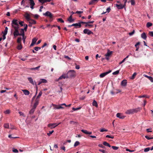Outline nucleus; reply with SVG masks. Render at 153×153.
<instances>
[{"mask_svg":"<svg viewBox=\"0 0 153 153\" xmlns=\"http://www.w3.org/2000/svg\"><path fill=\"white\" fill-rule=\"evenodd\" d=\"M19 22L18 20L15 19H13L12 21L11 24V26L13 28L17 27V28H19Z\"/></svg>","mask_w":153,"mask_h":153,"instance_id":"f257e3e1","label":"nucleus"},{"mask_svg":"<svg viewBox=\"0 0 153 153\" xmlns=\"http://www.w3.org/2000/svg\"><path fill=\"white\" fill-rule=\"evenodd\" d=\"M68 78H72L75 76L76 73L74 70H71L69 71L67 73Z\"/></svg>","mask_w":153,"mask_h":153,"instance_id":"f03ea898","label":"nucleus"},{"mask_svg":"<svg viewBox=\"0 0 153 153\" xmlns=\"http://www.w3.org/2000/svg\"><path fill=\"white\" fill-rule=\"evenodd\" d=\"M67 106L65 103H62L59 105H56L55 107H53V109H64V107L62 106Z\"/></svg>","mask_w":153,"mask_h":153,"instance_id":"7ed1b4c3","label":"nucleus"},{"mask_svg":"<svg viewBox=\"0 0 153 153\" xmlns=\"http://www.w3.org/2000/svg\"><path fill=\"white\" fill-rule=\"evenodd\" d=\"M67 106L65 103H62L59 105H56L55 107H53V109H64V107L62 106Z\"/></svg>","mask_w":153,"mask_h":153,"instance_id":"20e7f679","label":"nucleus"},{"mask_svg":"<svg viewBox=\"0 0 153 153\" xmlns=\"http://www.w3.org/2000/svg\"><path fill=\"white\" fill-rule=\"evenodd\" d=\"M60 123H49L48 125V127H49L51 128L52 129L55 128L56 126H57Z\"/></svg>","mask_w":153,"mask_h":153,"instance_id":"39448f33","label":"nucleus"},{"mask_svg":"<svg viewBox=\"0 0 153 153\" xmlns=\"http://www.w3.org/2000/svg\"><path fill=\"white\" fill-rule=\"evenodd\" d=\"M14 28L15 29V31L13 33V35L14 36L16 37L20 35V34L18 31L19 28H17V27H15Z\"/></svg>","mask_w":153,"mask_h":153,"instance_id":"423d86ee","label":"nucleus"},{"mask_svg":"<svg viewBox=\"0 0 153 153\" xmlns=\"http://www.w3.org/2000/svg\"><path fill=\"white\" fill-rule=\"evenodd\" d=\"M27 79H28V80L30 82V83L32 84L33 85H35L36 88L37 89H38V86H37V84H36V83L35 82V83L34 82L32 78L29 77H28Z\"/></svg>","mask_w":153,"mask_h":153,"instance_id":"0eeeda50","label":"nucleus"},{"mask_svg":"<svg viewBox=\"0 0 153 153\" xmlns=\"http://www.w3.org/2000/svg\"><path fill=\"white\" fill-rule=\"evenodd\" d=\"M112 52L110 51L109 50H108L107 53L105 55L106 59L108 60L109 59V57L111 55Z\"/></svg>","mask_w":153,"mask_h":153,"instance_id":"6e6552de","label":"nucleus"},{"mask_svg":"<svg viewBox=\"0 0 153 153\" xmlns=\"http://www.w3.org/2000/svg\"><path fill=\"white\" fill-rule=\"evenodd\" d=\"M43 15L45 16L49 17L50 18L53 17L52 14L48 11H47L45 13H43Z\"/></svg>","mask_w":153,"mask_h":153,"instance_id":"1a4fd4ad","label":"nucleus"},{"mask_svg":"<svg viewBox=\"0 0 153 153\" xmlns=\"http://www.w3.org/2000/svg\"><path fill=\"white\" fill-rule=\"evenodd\" d=\"M83 33L85 34H87L88 35L93 34V33L90 30H89L87 29H85L84 30Z\"/></svg>","mask_w":153,"mask_h":153,"instance_id":"9d476101","label":"nucleus"},{"mask_svg":"<svg viewBox=\"0 0 153 153\" xmlns=\"http://www.w3.org/2000/svg\"><path fill=\"white\" fill-rule=\"evenodd\" d=\"M111 72V70H109V71L102 73L100 75V78H102L104 77L105 76L107 75L108 74Z\"/></svg>","mask_w":153,"mask_h":153,"instance_id":"9b49d317","label":"nucleus"},{"mask_svg":"<svg viewBox=\"0 0 153 153\" xmlns=\"http://www.w3.org/2000/svg\"><path fill=\"white\" fill-rule=\"evenodd\" d=\"M29 0L30 1L29 4L30 5V8L32 9H33L34 6L35 5V3L33 0Z\"/></svg>","mask_w":153,"mask_h":153,"instance_id":"f8f14e48","label":"nucleus"},{"mask_svg":"<svg viewBox=\"0 0 153 153\" xmlns=\"http://www.w3.org/2000/svg\"><path fill=\"white\" fill-rule=\"evenodd\" d=\"M116 6L117 7V8L118 9H122L123 8H124L126 5H125V4H116Z\"/></svg>","mask_w":153,"mask_h":153,"instance_id":"ddd939ff","label":"nucleus"},{"mask_svg":"<svg viewBox=\"0 0 153 153\" xmlns=\"http://www.w3.org/2000/svg\"><path fill=\"white\" fill-rule=\"evenodd\" d=\"M116 116L117 117L121 119H123L125 117V116L120 113H117V114Z\"/></svg>","mask_w":153,"mask_h":153,"instance_id":"4468645a","label":"nucleus"},{"mask_svg":"<svg viewBox=\"0 0 153 153\" xmlns=\"http://www.w3.org/2000/svg\"><path fill=\"white\" fill-rule=\"evenodd\" d=\"M24 16L27 21H29V20H30L31 18L30 16V14L27 13H25Z\"/></svg>","mask_w":153,"mask_h":153,"instance_id":"2eb2a0df","label":"nucleus"},{"mask_svg":"<svg viewBox=\"0 0 153 153\" xmlns=\"http://www.w3.org/2000/svg\"><path fill=\"white\" fill-rule=\"evenodd\" d=\"M126 114H130L134 113L133 110V109H130L127 110L125 112Z\"/></svg>","mask_w":153,"mask_h":153,"instance_id":"dca6fc26","label":"nucleus"},{"mask_svg":"<svg viewBox=\"0 0 153 153\" xmlns=\"http://www.w3.org/2000/svg\"><path fill=\"white\" fill-rule=\"evenodd\" d=\"M53 0H39V1L42 4L47 2H50L51 1Z\"/></svg>","mask_w":153,"mask_h":153,"instance_id":"f3484780","label":"nucleus"},{"mask_svg":"<svg viewBox=\"0 0 153 153\" xmlns=\"http://www.w3.org/2000/svg\"><path fill=\"white\" fill-rule=\"evenodd\" d=\"M127 82L126 79H124L121 82V85L125 87L127 85Z\"/></svg>","mask_w":153,"mask_h":153,"instance_id":"a211bd4d","label":"nucleus"},{"mask_svg":"<svg viewBox=\"0 0 153 153\" xmlns=\"http://www.w3.org/2000/svg\"><path fill=\"white\" fill-rule=\"evenodd\" d=\"M81 131L83 133L88 134H91L92 133V132L91 131H88L87 130H85L82 129L81 130Z\"/></svg>","mask_w":153,"mask_h":153,"instance_id":"6ab92c4d","label":"nucleus"},{"mask_svg":"<svg viewBox=\"0 0 153 153\" xmlns=\"http://www.w3.org/2000/svg\"><path fill=\"white\" fill-rule=\"evenodd\" d=\"M39 102V100L36 99L35 101V103L34 104L33 107L36 108L37 105H38Z\"/></svg>","mask_w":153,"mask_h":153,"instance_id":"aec40b11","label":"nucleus"},{"mask_svg":"<svg viewBox=\"0 0 153 153\" xmlns=\"http://www.w3.org/2000/svg\"><path fill=\"white\" fill-rule=\"evenodd\" d=\"M68 78L67 74H63L58 79H65Z\"/></svg>","mask_w":153,"mask_h":153,"instance_id":"412c9836","label":"nucleus"},{"mask_svg":"<svg viewBox=\"0 0 153 153\" xmlns=\"http://www.w3.org/2000/svg\"><path fill=\"white\" fill-rule=\"evenodd\" d=\"M22 91L25 95H28L30 94L29 91L27 90H22Z\"/></svg>","mask_w":153,"mask_h":153,"instance_id":"4be33fe9","label":"nucleus"},{"mask_svg":"<svg viewBox=\"0 0 153 153\" xmlns=\"http://www.w3.org/2000/svg\"><path fill=\"white\" fill-rule=\"evenodd\" d=\"M141 109V108L140 107H138L136 108L133 109L134 113H137L138 111H140Z\"/></svg>","mask_w":153,"mask_h":153,"instance_id":"5701e85b","label":"nucleus"},{"mask_svg":"<svg viewBox=\"0 0 153 153\" xmlns=\"http://www.w3.org/2000/svg\"><path fill=\"white\" fill-rule=\"evenodd\" d=\"M29 22V24H36V21L34 20L30 19V20H29L28 21Z\"/></svg>","mask_w":153,"mask_h":153,"instance_id":"b1692460","label":"nucleus"},{"mask_svg":"<svg viewBox=\"0 0 153 153\" xmlns=\"http://www.w3.org/2000/svg\"><path fill=\"white\" fill-rule=\"evenodd\" d=\"M69 22H72L74 21V20L72 19V15H71L68 19Z\"/></svg>","mask_w":153,"mask_h":153,"instance_id":"393cba45","label":"nucleus"},{"mask_svg":"<svg viewBox=\"0 0 153 153\" xmlns=\"http://www.w3.org/2000/svg\"><path fill=\"white\" fill-rule=\"evenodd\" d=\"M141 37L144 39H146L147 38L146 36L145 33H143L141 34Z\"/></svg>","mask_w":153,"mask_h":153,"instance_id":"a878e982","label":"nucleus"},{"mask_svg":"<svg viewBox=\"0 0 153 153\" xmlns=\"http://www.w3.org/2000/svg\"><path fill=\"white\" fill-rule=\"evenodd\" d=\"M36 108L33 107L29 111V113L30 114H33L34 113Z\"/></svg>","mask_w":153,"mask_h":153,"instance_id":"bb28decb","label":"nucleus"},{"mask_svg":"<svg viewBox=\"0 0 153 153\" xmlns=\"http://www.w3.org/2000/svg\"><path fill=\"white\" fill-rule=\"evenodd\" d=\"M71 26H74L76 27L78 26L79 27H81L80 23H79V22L78 23L73 24L71 25Z\"/></svg>","mask_w":153,"mask_h":153,"instance_id":"cd10ccee","label":"nucleus"},{"mask_svg":"<svg viewBox=\"0 0 153 153\" xmlns=\"http://www.w3.org/2000/svg\"><path fill=\"white\" fill-rule=\"evenodd\" d=\"M140 44V42H137L135 45V46L136 48V51H138L139 47L138 46V45Z\"/></svg>","mask_w":153,"mask_h":153,"instance_id":"c85d7f7f","label":"nucleus"},{"mask_svg":"<svg viewBox=\"0 0 153 153\" xmlns=\"http://www.w3.org/2000/svg\"><path fill=\"white\" fill-rule=\"evenodd\" d=\"M92 105L93 106H95L96 107H98V104L97 102L95 100H94L92 103Z\"/></svg>","mask_w":153,"mask_h":153,"instance_id":"c756f323","label":"nucleus"},{"mask_svg":"<svg viewBox=\"0 0 153 153\" xmlns=\"http://www.w3.org/2000/svg\"><path fill=\"white\" fill-rule=\"evenodd\" d=\"M20 35L22 36H24L25 32L24 31V29L22 28L21 29V33H20Z\"/></svg>","mask_w":153,"mask_h":153,"instance_id":"7c9ffc66","label":"nucleus"},{"mask_svg":"<svg viewBox=\"0 0 153 153\" xmlns=\"http://www.w3.org/2000/svg\"><path fill=\"white\" fill-rule=\"evenodd\" d=\"M103 144V145L105 146H108L110 147H111V146L108 143L105 141L104 142Z\"/></svg>","mask_w":153,"mask_h":153,"instance_id":"2f4dec72","label":"nucleus"},{"mask_svg":"<svg viewBox=\"0 0 153 153\" xmlns=\"http://www.w3.org/2000/svg\"><path fill=\"white\" fill-rule=\"evenodd\" d=\"M22 46L21 43L19 44L17 47V49L19 50H20L22 48Z\"/></svg>","mask_w":153,"mask_h":153,"instance_id":"473e14b6","label":"nucleus"},{"mask_svg":"<svg viewBox=\"0 0 153 153\" xmlns=\"http://www.w3.org/2000/svg\"><path fill=\"white\" fill-rule=\"evenodd\" d=\"M10 112V110L9 109H7L4 112L5 114H9Z\"/></svg>","mask_w":153,"mask_h":153,"instance_id":"72a5a7b5","label":"nucleus"},{"mask_svg":"<svg viewBox=\"0 0 153 153\" xmlns=\"http://www.w3.org/2000/svg\"><path fill=\"white\" fill-rule=\"evenodd\" d=\"M40 80L41 82L42 83H46L47 82V81L46 79H41Z\"/></svg>","mask_w":153,"mask_h":153,"instance_id":"f704fd0d","label":"nucleus"},{"mask_svg":"<svg viewBox=\"0 0 153 153\" xmlns=\"http://www.w3.org/2000/svg\"><path fill=\"white\" fill-rule=\"evenodd\" d=\"M42 91H40L37 97V98L36 99H39L40 97L42 96Z\"/></svg>","mask_w":153,"mask_h":153,"instance_id":"c9c22d12","label":"nucleus"},{"mask_svg":"<svg viewBox=\"0 0 153 153\" xmlns=\"http://www.w3.org/2000/svg\"><path fill=\"white\" fill-rule=\"evenodd\" d=\"M69 123L71 124H73L74 125H75L77 123L76 122L74 121H70L69 122Z\"/></svg>","mask_w":153,"mask_h":153,"instance_id":"e433bc0d","label":"nucleus"},{"mask_svg":"<svg viewBox=\"0 0 153 153\" xmlns=\"http://www.w3.org/2000/svg\"><path fill=\"white\" fill-rule=\"evenodd\" d=\"M40 67V66H39L38 67H36L35 68H30V69L31 70H38L39 69V68Z\"/></svg>","mask_w":153,"mask_h":153,"instance_id":"4c0bfd02","label":"nucleus"},{"mask_svg":"<svg viewBox=\"0 0 153 153\" xmlns=\"http://www.w3.org/2000/svg\"><path fill=\"white\" fill-rule=\"evenodd\" d=\"M24 22L23 21H20L19 22V24L21 26H23L24 25Z\"/></svg>","mask_w":153,"mask_h":153,"instance_id":"58836bf2","label":"nucleus"},{"mask_svg":"<svg viewBox=\"0 0 153 153\" xmlns=\"http://www.w3.org/2000/svg\"><path fill=\"white\" fill-rule=\"evenodd\" d=\"M152 25V23L150 22H148L146 24V27H149L151 26Z\"/></svg>","mask_w":153,"mask_h":153,"instance_id":"ea45409f","label":"nucleus"},{"mask_svg":"<svg viewBox=\"0 0 153 153\" xmlns=\"http://www.w3.org/2000/svg\"><path fill=\"white\" fill-rule=\"evenodd\" d=\"M80 144L79 142L78 141H76L74 145V147H76L78 146Z\"/></svg>","mask_w":153,"mask_h":153,"instance_id":"a19ab883","label":"nucleus"},{"mask_svg":"<svg viewBox=\"0 0 153 153\" xmlns=\"http://www.w3.org/2000/svg\"><path fill=\"white\" fill-rule=\"evenodd\" d=\"M100 131L101 132H103L104 131H107L108 130L107 129H105L104 128H102L100 129Z\"/></svg>","mask_w":153,"mask_h":153,"instance_id":"79ce46f5","label":"nucleus"},{"mask_svg":"<svg viewBox=\"0 0 153 153\" xmlns=\"http://www.w3.org/2000/svg\"><path fill=\"white\" fill-rule=\"evenodd\" d=\"M119 70H117L113 72L112 73V74L114 75H117L119 73Z\"/></svg>","mask_w":153,"mask_h":153,"instance_id":"37998d69","label":"nucleus"},{"mask_svg":"<svg viewBox=\"0 0 153 153\" xmlns=\"http://www.w3.org/2000/svg\"><path fill=\"white\" fill-rule=\"evenodd\" d=\"M4 127L5 128H9V125L8 123H6L4 124Z\"/></svg>","mask_w":153,"mask_h":153,"instance_id":"c03bdc74","label":"nucleus"},{"mask_svg":"<svg viewBox=\"0 0 153 153\" xmlns=\"http://www.w3.org/2000/svg\"><path fill=\"white\" fill-rule=\"evenodd\" d=\"M37 40V39L34 38L33 39L32 42L35 44Z\"/></svg>","mask_w":153,"mask_h":153,"instance_id":"a18cd8bd","label":"nucleus"},{"mask_svg":"<svg viewBox=\"0 0 153 153\" xmlns=\"http://www.w3.org/2000/svg\"><path fill=\"white\" fill-rule=\"evenodd\" d=\"M21 41H22L21 38V37L18 38L17 39V42L18 43L20 44V43H21Z\"/></svg>","mask_w":153,"mask_h":153,"instance_id":"49530a36","label":"nucleus"},{"mask_svg":"<svg viewBox=\"0 0 153 153\" xmlns=\"http://www.w3.org/2000/svg\"><path fill=\"white\" fill-rule=\"evenodd\" d=\"M150 150V148L149 147H147L144 149V151L145 152H148Z\"/></svg>","mask_w":153,"mask_h":153,"instance_id":"de8ad7c7","label":"nucleus"},{"mask_svg":"<svg viewBox=\"0 0 153 153\" xmlns=\"http://www.w3.org/2000/svg\"><path fill=\"white\" fill-rule=\"evenodd\" d=\"M19 114H20V115L21 116H22L23 117H25V115L21 111H19Z\"/></svg>","mask_w":153,"mask_h":153,"instance_id":"09e8293b","label":"nucleus"},{"mask_svg":"<svg viewBox=\"0 0 153 153\" xmlns=\"http://www.w3.org/2000/svg\"><path fill=\"white\" fill-rule=\"evenodd\" d=\"M54 132V131L52 130L51 131H50L49 133H47V135L48 136H50Z\"/></svg>","mask_w":153,"mask_h":153,"instance_id":"8fccbe9b","label":"nucleus"},{"mask_svg":"<svg viewBox=\"0 0 153 153\" xmlns=\"http://www.w3.org/2000/svg\"><path fill=\"white\" fill-rule=\"evenodd\" d=\"M111 148L114 150H117L118 149V147L116 146H112Z\"/></svg>","mask_w":153,"mask_h":153,"instance_id":"3c124183","label":"nucleus"},{"mask_svg":"<svg viewBox=\"0 0 153 153\" xmlns=\"http://www.w3.org/2000/svg\"><path fill=\"white\" fill-rule=\"evenodd\" d=\"M106 137L107 138H111V139H113L114 138V136H110L109 135H107L106 136Z\"/></svg>","mask_w":153,"mask_h":153,"instance_id":"603ef678","label":"nucleus"},{"mask_svg":"<svg viewBox=\"0 0 153 153\" xmlns=\"http://www.w3.org/2000/svg\"><path fill=\"white\" fill-rule=\"evenodd\" d=\"M131 5H134L135 4L134 0H131Z\"/></svg>","mask_w":153,"mask_h":153,"instance_id":"864d4df0","label":"nucleus"},{"mask_svg":"<svg viewBox=\"0 0 153 153\" xmlns=\"http://www.w3.org/2000/svg\"><path fill=\"white\" fill-rule=\"evenodd\" d=\"M41 48L39 47H36L34 48V49L36 51H38L39 50L41 49Z\"/></svg>","mask_w":153,"mask_h":153,"instance_id":"5fc2aeb1","label":"nucleus"},{"mask_svg":"<svg viewBox=\"0 0 153 153\" xmlns=\"http://www.w3.org/2000/svg\"><path fill=\"white\" fill-rule=\"evenodd\" d=\"M8 28L7 27H6L5 28V30L4 31V35L6 34H7V30H8Z\"/></svg>","mask_w":153,"mask_h":153,"instance_id":"6e6d98bb","label":"nucleus"},{"mask_svg":"<svg viewBox=\"0 0 153 153\" xmlns=\"http://www.w3.org/2000/svg\"><path fill=\"white\" fill-rule=\"evenodd\" d=\"M148 79L149 80H150V81L152 82H153V78L152 77L150 76L149 77H148Z\"/></svg>","mask_w":153,"mask_h":153,"instance_id":"4d7b16f0","label":"nucleus"},{"mask_svg":"<svg viewBox=\"0 0 153 153\" xmlns=\"http://www.w3.org/2000/svg\"><path fill=\"white\" fill-rule=\"evenodd\" d=\"M24 26L25 27L24 28V30H25V31H26L27 29V25L24 24Z\"/></svg>","mask_w":153,"mask_h":153,"instance_id":"13d9d810","label":"nucleus"},{"mask_svg":"<svg viewBox=\"0 0 153 153\" xmlns=\"http://www.w3.org/2000/svg\"><path fill=\"white\" fill-rule=\"evenodd\" d=\"M145 137L146 139H147L148 140H150V139H152L153 138V137H149V136H145Z\"/></svg>","mask_w":153,"mask_h":153,"instance_id":"bf43d9fd","label":"nucleus"},{"mask_svg":"<svg viewBox=\"0 0 153 153\" xmlns=\"http://www.w3.org/2000/svg\"><path fill=\"white\" fill-rule=\"evenodd\" d=\"M58 21L62 23L64 22V21L61 19V18H59L57 19Z\"/></svg>","mask_w":153,"mask_h":153,"instance_id":"052dcab7","label":"nucleus"},{"mask_svg":"<svg viewBox=\"0 0 153 153\" xmlns=\"http://www.w3.org/2000/svg\"><path fill=\"white\" fill-rule=\"evenodd\" d=\"M13 152H14L16 153L18 152V150L16 149H13Z\"/></svg>","mask_w":153,"mask_h":153,"instance_id":"680f3d73","label":"nucleus"},{"mask_svg":"<svg viewBox=\"0 0 153 153\" xmlns=\"http://www.w3.org/2000/svg\"><path fill=\"white\" fill-rule=\"evenodd\" d=\"M99 151L102 152L103 153H107V152L105 150L103 149H99Z\"/></svg>","mask_w":153,"mask_h":153,"instance_id":"e2e57ef3","label":"nucleus"},{"mask_svg":"<svg viewBox=\"0 0 153 153\" xmlns=\"http://www.w3.org/2000/svg\"><path fill=\"white\" fill-rule=\"evenodd\" d=\"M111 10V8L110 7H108L106 9V12L109 13Z\"/></svg>","mask_w":153,"mask_h":153,"instance_id":"0e129e2a","label":"nucleus"},{"mask_svg":"<svg viewBox=\"0 0 153 153\" xmlns=\"http://www.w3.org/2000/svg\"><path fill=\"white\" fill-rule=\"evenodd\" d=\"M149 34L151 36L153 37V31H150L149 32Z\"/></svg>","mask_w":153,"mask_h":153,"instance_id":"69168bd1","label":"nucleus"},{"mask_svg":"<svg viewBox=\"0 0 153 153\" xmlns=\"http://www.w3.org/2000/svg\"><path fill=\"white\" fill-rule=\"evenodd\" d=\"M134 33V30L131 32L129 33V34L130 36H131Z\"/></svg>","mask_w":153,"mask_h":153,"instance_id":"338daca9","label":"nucleus"},{"mask_svg":"<svg viewBox=\"0 0 153 153\" xmlns=\"http://www.w3.org/2000/svg\"><path fill=\"white\" fill-rule=\"evenodd\" d=\"M83 13V11H76L75 13H77V14H81Z\"/></svg>","mask_w":153,"mask_h":153,"instance_id":"774afa93","label":"nucleus"}]
</instances>
